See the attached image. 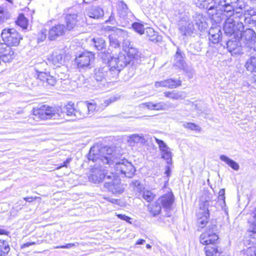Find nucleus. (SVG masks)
Segmentation results:
<instances>
[{
    "label": "nucleus",
    "instance_id": "obj_14",
    "mask_svg": "<svg viewBox=\"0 0 256 256\" xmlns=\"http://www.w3.org/2000/svg\"><path fill=\"white\" fill-rule=\"evenodd\" d=\"M178 26L180 33L183 36H191L195 31L193 22L190 20L182 18L179 21Z\"/></svg>",
    "mask_w": 256,
    "mask_h": 256
},
{
    "label": "nucleus",
    "instance_id": "obj_6",
    "mask_svg": "<svg viewBox=\"0 0 256 256\" xmlns=\"http://www.w3.org/2000/svg\"><path fill=\"white\" fill-rule=\"evenodd\" d=\"M1 37L6 44L11 46H17L22 39L21 36L14 28H6L1 33Z\"/></svg>",
    "mask_w": 256,
    "mask_h": 256
},
{
    "label": "nucleus",
    "instance_id": "obj_7",
    "mask_svg": "<svg viewBox=\"0 0 256 256\" xmlns=\"http://www.w3.org/2000/svg\"><path fill=\"white\" fill-rule=\"evenodd\" d=\"M238 39L239 36H230L226 38L224 41V46H226L228 50L232 55L243 53L242 50L243 46Z\"/></svg>",
    "mask_w": 256,
    "mask_h": 256
},
{
    "label": "nucleus",
    "instance_id": "obj_29",
    "mask_svg": "<svg viewBox=\"0 0 256 256\" xmlns=\"http://www.w3.org/2000/svg\"><path fill=\"white\" fill-rule=\"evenodd\" d=\"M210 6L207 8L208 13L210 18L214 20V21H218L220 19V16L222 15L221 10L219 8H217L214 5L210 4Z\"/></svg>",
    "mask_w": 256,
    "mask_h": 256
},
{
    "label": "nucleus",
    "instance_id": "obj_46",
    "mask_svg": "<svg viewBox=\"0 0 256 256\" xmlns=\"http://www.w3.org/2000/svg\"><path fill=\"white\" fill-rule=\"evenodd\" d=\"M10 250L8 242L6 240H0V256H4Z\"/></svg>",
    "mask_w": 256,
    "mask_h": 256
},
{
    "label": "nucleus",
    "instance_id": "obj_49",
    "mask_svg": "<svg viewBox=\"0 0 256 256\" xmlns=\"http://www.w3.org/2000/svg\"><path fill=\"white\" fill-rule=\"evenodd\" d=\"M242 253L245 256H256V246H250L246 250H244Z\"/></svg>",
    "mask_w": 256,
    "mask_h": 256
},
{
    "label": "nucleus",
    "instance_id": "obj_33",
    "mask_svg": "<svg viewBox=\"0 0 256 256\" xmlns=\"http://www.w3.org/2000/svg\"><path fill=\"white\" fill-rule=\"evenodd\" d=\"M220 10L222 13V12H226V16L230 17L234 14V12H235L234 2H231V0L227 1L224 6H220Z\"/></svg>",
    "mask_w": 256,
    "mask_h": 256
},
{
    "label": "nucleus",
    "instance_id": "obj_47",
    "mask_svg": "<svg viewBox=\"0 0 256 256\" xmlns=\"http://www.w3.org/2000/svg\"><path fill=\"white\" fill-rule=\"evenodd\" d=\"M195 3L197 6L202 9H206L212 4L210 0H195Z\"/></svg>",
    "mask_w": 256,
    "mask_h": 256
},
{
    "label": "nucleus",
    "instance_id": "obj_22",
    "mask_svg": "<svg viewBox=\"0 0 256 256\" xmlns=\"http://www.w3.org/2000/svg\"><path fill=\"white\" fill-rule=\"evenodd\" d=\"M192 22H193L196 32L198 30L202 31L207 28L206 18L202 14H195L192 16Z\"/></svg>",
    "mask_w": 256,
    "mask_h": 256
},
{
    "label": "nucleus",
    "instance_id": "obj_26",
    "mask_svg": "<svg viewBox=\"0 0 256 256\" xmlns=\"http://www.w3.org/2000/svg\"><path fill=\"white\" fill-rule=\"evenodd\" d=\"M87 15L90 18L99 19L103 17V9L98 6H93L88 8L86 10Z\"/></svg>",
    "mask_w": 256,
    "mask_h": 256
},
{
    "label": "nucleus",
    "instance_id": "obj_55",
    "mask_svg": "<svg viewBox=\"0 0 256 256\" xmlns=\"http://www.w3.org/2000/svg\"><path fill=\"white\" fill-rule=\"evenodd\" d=\"M225 190L224 189H221L218 192V200L220 202H222L223 206H222V208L224 206H225Z\"/></svg>",
    "mask_w": 256,
    "mask_h": 256
},
{
    "label": "nucleus",
    "instance_id": "obj_57",
    "mask_svg": "<svg viewBox=\"0 0 256 256\" xmlns=\"http://www.w3.org/2000/svg\"><path fill=\"white\" fill-rule=\"evenodd\" d=\"M229 0H210V2L212 4L220 8V6H224V4H226V2Z\"/></svg>",
    "mask_w": 256,
    "mask_h": 256
},
{
    "label": "nucleus",
    "instance_id": "obj_52",
    "mask_svg": "<svg viewBox=\"0 0 256 256\" xmlns=\"http://www.w3.org/2000/svg\"><path fill=\"white\" fill-rule=\"evenodd\" d=\"M206 214L198 220V223L200 227L202 228L208 223V214L207 213Z\"/></svg>",
    "mask_w": 256,
    "mask_h": 256
},
{
    "label": "nucleus",
    "instance_id": "obj_48",
    "mask_svg": "<svg viewBox=\"0 0 256 256\" xmlns=\"http://www.w3.org/2000/svg\"><path fill=\"white\" fill-rule=\"evenodd\" d=\"M130 186L134 191L139 193L142 192L144 188L143 185L139 180L132 182Z\"/></svg>",
    "mask_w": 256,
    "mask_h": 256
},
{
    "label": "nucleus",
    "instance_id": "obj_21",
    "mask_svg": "<svg viewBox=\"0 0 256 256\" xmlns=\"http://www.w3.org/2000/svg\"><path fill=\"white\" fill-rule=\"evenodd\" d=\"M185 54L180 48H178L174 56V66L185 72L188 70L184 60Z\"/></svg>",
    "mask_w": 256,
    "mask_h": 256
},
{
    "label": "nucleus",
    "instance_id": "obj_8",
    "mask_svg": "<svg viewBox=\"0 0 256 256\" xmlns=\"http://www.w3.org/2000/svg\"><path fill=\"white\" fill-rule=\"evenodd\" d=\"M106 29L114 32L108 36L110 46L114 48H118L120 46V40H118V38L127 36L128 32L116 27L108 26Z\"/></svg>",
    "mask_w": 256,
    "mask_h": 256
},
{
    "label": "nucleus",
    "instance_id": "obj_13",
    "mask_svg": "<svg viewBox=\"0 0 256 256\" xmlns=\"http://www.w3.org/2000/svg\"><path fill=\"white\" fill-rule=\"evenodd\" d=\"M104 185L106 188L114 194H121L124 191L120 178H116L114 174L113 178L106 180Z\"/></svg>",
    "mask_w": 256,
    "mask_h": 256
},
{
    "label": "nucleus",
    "instance_id": "obj_9",
    "mask_svg": "<svg viewBox=\"0 0 256 256\" xmlns=\"http://www.w3.org/2000/svg\"><path fill=\"white\" fill-rule=\"evenodd\" d=\"M96 109V104L94 103L80 102L78 104V110L75 115L78 119L87 117L89 114H92Z\"/></svg>",
    "mask_w": 256,
    "mask_h": 256
},
{
    "label": "nucleus",
    "instance_id": "obj_23",
    "mask_svg": "<svg viewBox=\"0 0 256 256\" xmlns=\"http://www.w3.org/2000/svg\"><path fill=\"white\" fill-rule=\"evenodd\" d=\"M182 85V82L180 80L169 78L164 80L156 82L154 86L156 88L165 87L169 88H174Z\"/></svg>",
    "mask_w": 256,
    "mask_h": 256
},
{
    "label": "nucleus",
    "instance_id": "obj_41",
    "mask_svg": "<svg viewBox=\"0 0 256 256\" xmlns=\"http://www.w3.org/2000/svg\"><path fill=\"white\" fill-rule=\"evenodd\" d=\"M146 32L150 40L156 42L162 40V36L158 35V32H154L152 28H148Z\"/></svg>",
    "mask_w": 256,
    "mask_h": 256
},
{
    "label": "nucleus",
    "instance_id": "obj_59",
    "mask_svg": "<svg viewBox=\"0 0 256 256\" xmlns=\"http://www.w3.org/2000/svg\"><path fill=\"white\" fill-rule=\"evenodd\" d=\"M142 139V137L137 134H134L131 135L129 138V141L130 142H138L140 140Z\"/></svg>",
    "mask_w": 256,
    "mask_h": 256
},
{
    "label": "nucleus",
    "instance_id": "obj_58",
    "mask_svg": "<svg viewBox=\"0 0 256 256\" xmlns=\"http://www.w3.org/2000/svg\"><path fill=\"white\" fill-rule=\"evenodd\" d=\"M78 245V242H76L74 243L68 244L66 245L58 246H54V248H70L74 246H76Z\"/></svg>",
    "mask_w": 256,
    "mask_h": 256
},
{
    "label": "nucleus",
    "instance_id": "obj_53",
    "mask_svg": "<svg viewBox=\"0 0 256 256\" xmlns=\"http://www.w3.org/2000/svg\"><path fill=\"white\" fill-rule=\"evenodd\" d=\"M184 126L186 128L196 131H200V130L199 126L192 122H187L186 124H184Z\"/></svg>",
    "mask_w": 256,
    "mask_h": 256
},
{
    "label": "nucleus",
    "instance_id": "obj_61",
    "mask_svg": "<svg viewBox=\"0 0 256 256\" xmlns=\"http://www.w3.org/2000/svg\"><path fill=\"white\" fill-rule=\"evenodd\" d=\"M142 105L144 106L150 110H154V103L152 102L143 103Z\"/></svg>",
    "mask_w": 256,
    "mask_h": 256
},
{
    "label": "nucleus",
    "instance_id": "obj_38",
    "mask_svg": "<svg viewBox=\"0 0 256 256\" xmlns=\"http://www.w3.org/2000/svg\"><path fill=\"white\" fill-rule=\"evenodd\" d=\"M220 160L226 162L229 166L235 170H238L240 168L239 164L234 160L230 158L228 156L225 155H221L220 156Z\"/></svg>",
    "mask_w": 256,
    "mask_h": 256
},
{
    "label": "nucleus",
    "instance_id": "obj_4",
    "mask_svg": "<svg viewBox=\"0 0 256 256\" xmlns=\"http://www.w3.org/2000/svg\"><path fill=\"white\" fill-rule=\"evenodd\" d=\"M244 28V26L242 22L234 20L229 18L225 21L223 29L226 38L239 36L240 32Z\"/></svg>",
    "mask_w": 256,
    "mask_h": 256
},
{
    "label": "nucleus",
    "instance_id": "obj_27",
    "mask_svg": "<svg viewBox=\"0 0 256 256\" xmlns=\"http://www.w3.org/2000/svg\"><path fill=\"white\" fill-rule=\"evenodd\" d=\"M108 70V67L107 66H104L96 68L94 71V77L97 82H100L104 86L106 83L105 74Z\"/></svg>",
    "mask_w": 256,
    "mask_h": 256
},
{
    "label": "nucleus",
    "instance_id": "obj_37",
    "mask_svg": "<svg viewBox=\"0 0 256 256\" xmlns=\"http://www.w3.org/2000/svg\"><path fill=\"white\" fill-rule=\"evenodd\" d=\"M157 200L148 206V209L153 216L159 214L162 210V206Z\"/></svg>",
    "mask_w": 256,
    "mask_h": 256
},
{
    "label": "nucleus",
    "instance_id": "obj_19",
    "mask_svg": "<svg viewBox=\"0 0 256 256\" xmlns=\"http://www.w3.org/2000/svg\"><path fill=\"white\" fill-rule=\"evenodd\" d=\"M66 28L64 24H58L52 26L48 33V38L50 40H54L63 36Z\"/></svg>",
    "mask_w": 256,
    "mask_h": 256
},
{
    "label": "nucleus",
    "instance_id": "obj_63",
    "mask_svg": "<svg viewBox=\"0 0 256 256\" xmlns=\"http://www.w3.org/2000/svg\"><path fill=\"white\" fill-rule=\"evenodd\" d=\"M116 100V98L114 97L110 98L108 99H107L104 100V104L106 106H108L112 102H114Z\"/></svg>",
    "mask_w": 256,
    "mask_h": 256
},
{
    "label": "nucleus",
    "instance_id": "obj_24",
    "mask_svg": "<svg viewBox=\"0 0 256 256\" xmlns=\"http://www.w3.org/2000/svg\"><path fill=\"white\" fill-rule=\"evenodd\" d=\"M58 109L60 110V118H64V114H66L68 116H72L77 118L76 116L75 115V113L78 110V104L76 105V108H74V104L72 102H70L63 108Z\"/></svg>",
    "mask_w": 256,
    "mask_h": 256
},
{
    "label": "nucleus",
    "instance_id": "obj_54",
    "mask_svg": "<svg viewBox=\"0 0 256 256\" xmlns=\"http://www.w3.org/2000/svg\"><path fill=\"white\" fill-rule=\"evenodd\" d=\"M127 36H128V35ZM127 38L128 36H125L123 38L122 46L124 51H126L132 46H133V44H132V42Z\"/></svg>",
    "mask_w": 256,
    "mask_h": 256
},
{
    "label": "nucleus",
    "instance_id": "obj_10",
    "mask_svg": "<svg viewBox=\"0 0 256 256\" xmlns=\"http://www.w3.org/2000/svg\"><path fill=\"white\" fill-rule=\"evenodd\" d=\"M238 40H240L244 47H252V44H254L256 40V33L251 28L242 30L239 34Z\"/></svg>",
    "mask_w": 256,
    "mask_h": 256
},
{
    "label": "nucleus",
    "instance_id": "obj_5",
    "mask_svg": "<svg viewBox=\"0 0 256 256\" xmlns=\"http://www.w3.org/2000/svg\"><path fill=\"white\" fill-rule=\"evenodd\" d=\"M72 8H70V10L71 12L67 14L65 17L67 29L69 30L76 26H82L86 22V17L84 14L82 12L72 14Z\"/></svg>",
    "mask_w": 256,
    "mask_h": 256
},
{
    "label": "nucleus",
    "instance_id": "obj_15",
    "mask_svg": "<svg viewBox=\"0 0 256 256\" xmlns=\"http://www.w3.org/2000/svg\"><path fill=\"white\" fill-rule=\"evenodd\" d=\"M94 59V55L88 52H84L80 54L76 58V62L79 68H88L90 64Z\"/></svg>",
    "mask_w": 256,
    "mask_h": 256
},
{
    "label": "nucleus",
    "instance_id": "obj_20",
    "mask_svg": "<svg viewBox=\"0 0 256 256\" xmlns=\"http://www.w3.org/2000/svg\"><path fill=\"white\" fill-rule=\"evenodd\" d=\"M218 236L213 230L209 229L201 234L200 238V241L201 244L204 245L212 244L216 243L218 240Z\"/></svg>",
    "mask_w": 256,
    "mask_h": 256
},
{
    "label": "nucleus",
    "instance_id": "obj_17",
    "mask_svg": "<svg viewBox=\"0 0 256 256\" xmlns=\"http://www.w3.org/2000/svg\"><path fill=\"white\" fill-rule=\"evenodd\" d=\"M6 43H0V58L4 62H8L14 57L13 48Z\"/></svg>",
    "mask_w": 256,
    "mask_h": 256
},
{
    "label": "nucleus",
    "instance_id": "obj_45",
    "mask_svg": "<svg viewBox=\"0 0 256 256\" xmlns=\"http://www.w3.org/2000/svg\"><path fill=\"white\" fill-rule=\"evenodd\" d=\"M16 22L18 26L21 27L22 29H26L28 27V20L23 14L19 15Z\"/></svg>",
    "mask_w": 256,
    "mask_h": 256
},
{
    "label": "nucleus",
    "instance_id": "obj_18",
    "mask_svg": "<svg viewBox=\"0 0 256 256\" xmlns=\"http://www.w3.org/2000/svg\"><path fill=\"white\" fill-rule=\"evenodd\" d=\"M209 39L214 44L221 42L222 46L224 47V42L226 39L225 35L222 36L220 26H217L211 28L209 30Z\"/></svg>",
    "mask_w": 256,
    "mask_h": 256
},
{
    "label": "nucleus",
    "instance_id": "obj_40",
    "mask_svg": "<svg viewBox=\"0 0 256 256\" xmlns=\"http://www.w3.org/2000/svg\"><path fill=\"white\" fill-rule=\"evenodd\" d=\"M206 246L204 250L206 256H218L219 252L215 244Z\"/></svg>",
    "mask_w": 256,
    "mask_h": 256
},
{
    "label": "nucleus",
    "instance_id": "obj_11",
    "mask_svg": "<svg viewBox=\"0 0 256 256\" xmlns=\"http://www.w3.org/2000/svg\"><path fill=\"white\" fill-rule=\"evenodd\" d=\"M46 62H42L36 66L35 70L37 72L38 78L42 82H46V86L48 84L50 86H54L56 82V78L50 76V72H46L43 71V70L40 68V66H46Z\"/></svg>",
    "mask_w": 256,
    "mask_h": 256
},
{
    "label": "nucleus",
    "instance_id": "obj_32",
    "mask_svg": "<svg viewBox=\"0 0 256 256\" xmlns=\"http://www.w3.org/2000/svg\"><path fill=\"white\" fill-rule=\"evenodd\" d=\"M48 60L50 64L56 66H59V65L64 62L62 54L57 52H53Z\"/></svg>",
    "mask_w": 256,
    "mask_h": 256
},
{
    "label": "nucleus",
    "instance_id": "obj_34",
    "mask_svg": "<svg viewBox=\"0 0 256 256\" xmlns=\"http://www.w3.org/2000/svg\"><path fill=\"white\" fill-rule=\"evenodd\" d=\"M174 108L175 106L174 104L168 101L166 102H160L154 104V110H166Z\"/></svg>",
    "mask_w": 256,
    "mask_h": 256
},
{
    "label": "nucleus",
    "instance_id": "obj_28",
    "mask_svg": "<svg viewBox=\"0 0 256 256\" xmlns=\"http://www.w3.org/2000/svg\"><path fill=\"white\" fill-rule=\"evenodd\" d=\"M125 52H127L128 58L130 59L129 60H128L126 57V60L127 62L126 66H132L134 64V60H138L140 58L138 50L133 46H132L130 48Z\"/></svg>",
    "mask_w": 256,
    "mask_h": 256
},
{
    "label": "nucleus",
    "instance_id": "obj_35",
    "mask_svg": "<svg viewBox=\"0 0 256 256\" xmlns=\"http://www.w3.org/2000/svg\"><path fill=\"white\" fill-rule=\"evenodd\" d=\"M244 67L248 72H256V56H252L248 58L246 62Z\"/></svg>",
    "mask_w": 256,
    "mask_h": 256
},
{
    "label": "nucleus",
    "instance_id": "obj_56",
    "mask_svg": "<svg viewBox=\"0 0 256 256\" xmlns=\"http://www.w3.org/2000/svg\"><path fill=\"white\" fill-rule=\"evenodd\" d=\"M46 32L47 30L46 29L42 30L40 32L38 37V42H44L46 40L47 35Z\"/></svg>",
    "mask_w": 256,
    "mask_h": 256
},
{
    "label": "nucleus",
    "instance_id": "obj_25",
    "mask_svg": "<svg viewBox=\"0 0 256 256\" xmlns=\"http://www.w3.org/2000/svg\"><path fill=\"white\" fill-rule=\"evenodd\" d=\"M174 196L172 192H168L160 198L157 201L164 208L170 209L174 202Z\"/></svg>",
    "mask_w": 256,
    "mask_h": 256
},
{
    "label": "nucleus",
    "instance_id": "obj_12",
    "mask_svg": "<svg viewBox=\"0 0 256 256\" xmlns=\"http://www.w3.org/2000/svg\"><path fill=\"white\" fill-rule=\"evenodd\" d=\"M114 177L113 173H105L102 168H94L92 169V174L89 176L90 181L94 183H99L102 180L110 179Z\"/></svg>",
    "mask_w": 256,
    "mask_h": 256
},
{
    "label": "nucleus",
    "instance_id": "obj_64",
    "mask_svg": "<svg viewBox=\"0 0 256 256\" xmlns=\"http://www.w3.org/2000/svg\"><path fill=\"white\" fill-rule=\"evenodd\" d=\"M248 48L250 50L252 54H254L255 52V54H256V40L254 42V44H252V46L248 47Z\"/></svg>",
    "mask_w": 256,
    "mask_h": 256
},
{
    "label": "nucleus",
    "instance_id": "obj_39",
    "mask_svg": "<svg viewBox=\"0 0 256 256\" xmlns=\"http://www.w3.org/2000/svg\"><path fill=\"white\" fill-rule=\"evenodd\" d=\"M234 10L236 14H240L238 15V17L243 16V13L242 12V10L246 8V5L244 2L242 0H237L236 2H234Z\"/></svg>",
    "mask_w": 256,
    "mask_h": 256
},
{
    "label": "nucleus",
    "instance_id": "obj_50",
    "mask_svg": "<svg viewBox=\"0 0 256 256\" xmlns=\"http://www.w3.org/2000/svg\"><path fill=\"white\" fill-rule=\"evenodd\" d=\"M142 198L148 202L152 201L155 197V195L150 190H144L142 192Z\"/></svg>",
    "mask_w": 256,
    "mask_h": 256
},
{
    "label": "nucleus",
    "instance_id": "obj_30",
    "mask_svg": "<svg viewBox=\"0 0 256 256\" xmlns=\"http://www.w3.org/2000/svg\"><path fill=\"white\" fill-rule=\"evenodd\" d=\"M164 94L166 98H169L172 100H182L186 97L185 92L182 91H168L164 92Z\"/></svg>",
    "mask_w": 256,
    "mask_h": 256
},
{
    "label": "nucleus",
    "instance_id": "obj_36",
    "mask_svg": "<svg viewBox=\"0 0 256 256\" xmlns=\"http://www.w3.org/2000/svg\"><path fill=\"white\" fill-rule=\"evenodd\" d=\"M92 45L98 51H102L106 50V43L105 40L101 38H94L92 39Z\"/></svg>",
    "mask_w": 256,
    "mask_h": 256
},
{
    "label": "nucleus",
    "instance_id": "obj_16",
    "mask_svg": "<svg viewBox=\"0 0 256 256\" xmlns=\"http://www.w3.org/2000/svg\"><path fill=\"white\" fill-rule=\"evenodd\" d=\"M156 142L158 145L160 150V151L162 158L166 161L168 164H172V153L170 148L162 140L154 138Z\"/></svg>",
    "mask_w": 256,
    "mask_h": 256
},
{
    "label": "nucleus",
    "instance_id": "obj_31",
    "mask_svg": "<svg viewBox=\"0 0 256 256\" xmlns=\"http://www.w3.org/2000/svg\"><path fill=\"white\" fill-rule=\"evenodd\" d=\"M242 16L244 18L246 24L252 26H256V12L255 10L247 11Z\"/></svg>",
    "mask_w": 256,
    "mask_h": 256
},
{
    "label": "nucleus",
    "instance_id": "obj_44",
    "mask_svg": "<svg viewBox=\"0 0 256 256\" xmlns=\"http://www.w3.org/2000/svg\"><path fill=\"white\" fill-rule=\"evenodd\" d=\"M10 18V14L8 10L0 6V24H2Z\"/></svg>",
    "mask_w": 256,
    "mask_h": 256
},
{
    "label": "nucleus",
    "instance_id": "obj_62",
    "mask_svg": "<svg viewBox=\"0 0 256 256\" xmlns=\"http://www.w3.org/2000/svg\"><path fill=\"white\" fill-rule=\"evenodd\" d=\"M72 160L71 158H67L66 160L63 162L62 164L57 168V169H60L61 168L64 166L67 168L68 164H70V162L72 161Z\"/></svg>",
    "mask_w": 256,
    "mask_h": 256
},
{
    "label": "nucleus",
    "instance_id": "obj_51",
    "mask_svg": "<svg viewBox=\"0 0 256 256\" xmlns=\"http://www.w3.org/2000/svg\"><path fill=\"white\" fill-rule=\"evenodd\" d=\"M132 26L134 30L140 34H144V28L142 24L139 22H134L132 24Z\"/></svg>",
    "mask_w": 256,
    "mask_h": 256
},
{
    "label": "nucleus",
    "instance_id": "obj_1",
    "mask_svg": "<svg viewBox=\"0 0 256 256\" xmlns=\"http://www.w3.org/2000/svg\"><path fill=\"white\" fill-rule=\"evenodd\" d=\"M88 158L94 162H102L106 164H114V168L118 174H122L128 178H132L136 172L131 162L125 158H121L116 152H112L110 148L104 147L99 149L98 147H92Z\"/></svg>",
    "mask_w": 256,
    "mask_h": 256
},
{
    "label": "nucleus",
    "instance_id": "obj_43",
    "mask_svg": "<svg viewBox=\"0 0 256 256\" xmlns=\"http://www.w3.org/2000/svg\"><path fill=\"white\" fill-rule=\"evenodd\" d=\"M100 57L106 63L110 64V62L112 60V59L118 58V56H112L110 52H109L108 51H106L105 50L103 51H100V52L98 53Z\"/></svg>",
    "mask_w": 256,
    "mask_h": 256
},
{
    "label": "nucleus",
    "instance_id": "obj_3",
    "mask_svg": "<svg viewBox=\"0 0 256 256\" xmlns=\"http://www.w3.org/2000/svg\"><path fill=\"white\" fill-rule=\"evenodd\" d=\"M59 111L58 108L42 105L33 108V114L30 117L28 120L31 118L36 120V121L38 120L58 119L60 118Z\"/></svg>",
    "mask_w": 256,
    "mask_h": 256
},
{
    "label": "nucleus",
    "instance_id": "obj_60",
    "mask_svg": "<svg viewBox=\"0 0 256 256\" xmlns=\"http://www.w3.org/2000/svg\"><path fill=\"white\" fill-rule=\"evenodd\" d=\"M116 216L118 218L122 220L126 221L127 222L132 224V222L131 221L132 218L122 214H116Z\"/></svg>",
    "mask_w": 256,
    "mask_h": 256
},
{
    "label": "nucleus",
    "instance_id": "obj_2",
    "mask_svg": "<svg viewBox=\"0 0 256 256\" xmlns=\"http://www.w3.org/2000/svg\"><path fill=\"white\" fill-rule=\"evenodd\" d=\"M126 56L122 54H120L118 58L112 59L110 64L105 66L108 67V70L105 74L106 82L115 81L120 70L126 66Z\"/></svg>",
    "mask_w": 256,
    "mask_h": 256
},
{
    "label": "nucleus",
    "instance_id": "obj_42",
    "mask_svg": "<svg viewBox=\"0 0 256 256\" xmlns=\"http://www.w3.org/2000/svg\"><path fill=\"white\" fill-rule=\"evenodd\" d=\"M118 13L120 16L123 18H126L129 13L126 4L122 1L118 2Z\"/></svg>",
    "mask_w": 256,
    "mask_h": 256
}]
</instances>
